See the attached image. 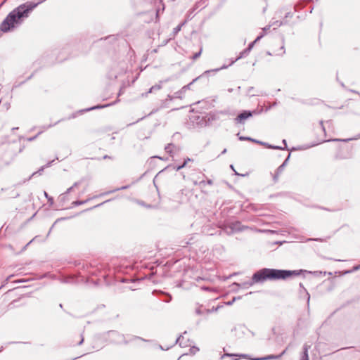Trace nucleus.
<instances>
[{
    "label": "nucleus",
    "mask_w": 360,
    "mask_h": 360,
    "mask_svg": "<svg viewBox=\"0 0 360 360\" xmlns=\"http://www.w3.org/2000/svg\"><path fill=\"white\" fill-rule=\"evenodd\" d=\"M263 37V35H260L259 37H257L256 38V39L254 41V42H257V41H259L262 37Z\"/></svg>",
    "instance_id": "nucleus-17"
},
{
    "label": "nucleus",
    "mask_w": 360,
    "mask_h": 360,
    "mask_svg": "<svg viewBox=\"0 0 360 360\" xmlns=\"http://www.w3.org/2000/svg\"><path fill=\"white\" fill-rule=\"evenodd\" d=\"M288 347L283 350L279 355L278 356H275V355H269V356H265V357H262V358H257V359H255V360H269V359H277L280 357H281L283 354H285L286 352V350H287Z\"/></svg>",
    "instance_id": "nucleus-6"
},
{
    "label": "nucleus",
    "mask_w": 360,
    "mask_h": 360,
    "mask_svg": "<svg viewBox=\"0 0 360 360\" xmlns=\"http://www.w3.org/2000/svg\"><path fill=\"white\" fill-rule=\"evenodd\" d=\"M226 152V149H224L223 151H222V153H225Z\"/></svg>",
    "instance_id": "nucleus-23"
},
{
    "label": "nucleus",
    "mask_w": 360,
    "mask_h": 360,
    "mask_svg": "<svg viewBox=\"0 0 360 360\" xmlns=\"http://www.w3.org/2000/svg\"><path fill=\"white\" fill-rule=\"evenodd\" d=\"M41 2H27L12 11L1 24V30L4 32L11 31L20 25L24 18Z\"/></svg>",
    "instance_id": "nucleus-1"
},
{
    "label": "nucleus",
    "mask_w": 360,
    "mask_h": 360,
    "mask_svg": "<svg viewBox=\"0 0 360 360\" xmlns=\"http://www.w3.org/2000/svg\"><path fill=\"white\" fill-rule=\"evenodd\" d=\"M223 111L210 113L207 115V122H212L219 119V114H224Z\"/></svg>",
    "instance_id": "nucleus-5"
},
{
    "label": "nucleus",
    "mask_w": 360,
    "mask_h": 360,
    "mask_svg": "<svg viewBox=\"0 0 360 360\" xmlns=\"http://www.w3.org/2000/svg\"><path fill=\"white\" fill-rule=\"evenodd\" d=\"M241 229H241L240 223L239 221H235V222L229 224L226 226V231L228 233H232L233 232L240 231Z\"/></svg>",
    "instance_id": "nucleus-3"
},
{
    "label": "nucleus",
    "mask_w": 360,
    "mask_h": 360,
    "mask_svg": "<svg viewBox=\"0 0 360 360\" xmlns=\"http://www.w3.org/2000/svg\"><path fill=\"white\" fill-rule=\"evenodd\" d=\"M300 360H309V355H308V347L307 345H304V347L303 354H302Z\"/></svg>",
    "instance_id": "nucleus-9"
},
{
    "label": "nucleus",
    "mask_w": 360,
    "mask_h": 360,
    "mask_svg": "<svg viewBox=\"0 0 360 360\" xmlns=\"http://www.w3.org/2000/svg\"><path fill=\"white\" fill-rule=\"evenodd\" d=\"M226 68V66H223L222 68H219V69H216V70H215V71H218V70H221V69H224V68Z\"/></svg>",
    "instance_id": "nucleus-18"
},
{
    "label": "nucleus",
    "mask_w": 360,
    "mask_h": 360,
    "mask_svg": "<svg viewBox=\"0 0 360 360\" xmlns=\"http://www.w3.org/2000/svg\"><path fill=\"white\" fill-rule=\"evenodd\" d=\"M162 88L160 84H156L153 86L148 92L142 94L143 97L147 96L149 94L153 93L154 91L160 90Z\"/></svg>",
    "instance_id": "nucleus-7"
},
{
    "label": "nucleus",
    "mask_w": 360,
    "mask_h": 360,
    "mask_svg": "<svg viewBox=\"0 0 360 360\" xmlns=\"http://www.w3.org/2000/svg\"><path fill=\"white\" fill-rule=\"evenodd\" d=\"M186 161H184V162L182 165H180L177 166L176 167H175V169H176V171H179L181 169H182L184 167H186Z\"/></svg>",
    "instance_id": "nucleus-13"
},
{
    "label": "nucleus",
    "mask_w": 360,
    "mask_h": 360,
    "mask_svg": "<svg viewBox=\"0 0 360 360\" xmlns=\"http://www.w3.org/2000/svg\"><path fill=\"white\" fill-rule=\"evenodd\" d=\"M185 161H186V163L191 161V159L190 158H187L186 160H185Z\"/></svg>",
    "instance_id": "nucleus-20"
},
{
    "label": "nucleus",
    "mask_w": 360,
    "mask_h": 360,
    "mask_svg": "<svg viewBox=\"0 0 360 360\" xmlns=\"http://www.w3.org/2000/svg\"><path fill=\"white\" fill-rule=\"evenodd\" d=\"M294 271H286V270H278L273 269H263L252 276V283L250 285H252L253 283L263 282L267 279L269 280H278V279H285L292 275H297Z\"/></svg>",
    "instance_id": "nucleus-2"
},
{
    "label": "nucleus",
    "mask_w": 360,
    "mask_h": 360,
    "mask_svg": "<svg viewBox=\"0 0 360 360\" xmlns=\"http://www.w3.org/2000/svg\"><path fill=\"white\" fill-rule=\"evenodd\" d=\"M283 142L284 145L286 146L285 140H283Z\"/></svg>",
    "instance_id": "nucleus-22"
},
{
    "label": "nucleus",
    "mask_w": 360,
    "mask_h": 360,
    "mask_svg": "<svg viewBox=\"0 0 360 360\" xmlns=\"http://www.w3.org/2000/svg\"><path fill=\"white\" fill-rule=\"evenodd\" d=\"M285 162L278 167V172H282V170H283V167L285 166Z\"/></svg>",
    "instance_id": "nucleus-15"
},
{
    "label": "nucleus",
    "mask_w": 360,
    "mask_h": 360,
    "mask_svg": "<svg viewBox=\"0 0 360 360\" xmlns=\"http://www.w3.org/2000/svg\"><path fill=\"white\" fill-rule=\"evenodd\" d=\"M104 106H95V107H92L89 109H88V110H94V109H97V108H103Z\"/></svg>",
    "instance_id": "nucleus-16"
},
{
    "label": "nucleus",
    "mask_w": 360,
    "mask_h": 360,
    "mask_svg": "<svg viewBox=\"0 0 360 360\" xmlns=\"http://www.w3.org/2000/svg\"><path fill=\"white\" fill-rule=\"evenodd\" d=\"M185 24V22H182L181 24L179 25L177 27H176L174 29V34H176L181 29L182 26Z\"/></svg>",
    "instance_id": "nucleus-11"
},
{
    "label": "nucleus",
    "mask_w": 360,
    "mask_h": 360,
    "mask_svg": "<svg viewBox=\"0 0 360 360\" xmlns=\"http://www.w3.org/2000/svg\"><path fill=\"white\" fill-rule=\"evenodd\" d=\"M250 141H252V142L256 143V141H257V140H255V139H252V140H250Z\"/></svg>",
    "instance_id": "nucleus-21"
},
{
    "label": "nucleus",
    "mask_w": 360,
    "mask_h": 360,
    "mask_svg": "<svg viewBox=\"0 0 360 360\" xmlns=\"http://www.w3.org/2000/svg\"><path fill=\"white\" fill-rule=\"evenodd\" d=\"M255 42H254V41H253L252 44H250L249 45V47H248L247 49H245V50H244L243 52H241V53H240V56H238V57L236 59V60H238V59L241 58H242L245 54V55H248V53L250 52V51L251 50V49L252 48V46H253V45H254V44H255Z\"/></svg>",
    "instance_id": "nucleus-8"
},
{
    "label": "nucleus",
    "mask_w": 360,
    "mask_h": 360,
    "mask_svg": "<svg viewBox=\"0 0 360 360\" xmlns=\"http://www.w3.org/2000/svg\"><path fill=\"white\" fill-rule=\"evenodd\" d=\"M235 300H236V298H234L232 302H229L227 304L229 305L232 304V303L234 302Z\"/></svg>",
    "instance_id": "nucleus-19"
},
{
    "label": "nucleus",
    "mask_w": 360,
    "mask_h": 360,
    "mask_svg": "<svg viewBox=\"0 0 360 360\" xmlns=\"http://www.w3.org/2000/svg\"><path fill=\"white\" fill-rule=\"evenodd\" d=\"M202 48H201V49H200V51H199L198 53H195V54L193 55V60H196L198 58H199V57H200V55H201V53H202Z\"/></svg>",
    "instance_id": "nucleus-12"
},
{
    "label": "nucleus",
    "mask_w": 360,
    "mask_h": 360,
    "mask_svg": "<svg viewBox=\"0 0 360 360\" xmlns=\"http://www.w3.org/2000/svg\"><path fill=\"white\" fill-rule=\"evenodd\" d=\"M239 139L240 141H250V140H252V138H250V137H245V136H239Z\"/></svg>",
    "instance_id": "nucleus-14"
},
{
    "label": "nucleus",
    "mask_w": 360,
    "mask_h": 360,
    "mask_svg": "<svg viewBox=\"0 0 360 360\" xmlns=\"http://www.w3.org/2000/svg\"><path fill=\"white\" fill-rule=\"evenodd\" d=\"M252 116V112L249 111H244L236 118V121L239 123H243L244 120Z\"/></svg>",
    "instance_id": "nucleus-4"
},
{
    "label": "nucleus",
    "mask_w": 360,
    "mask_h": 360,
    "mask_svg": "<svg viewBox=\"0 0 360 360\" xmlns=\"http://www.w3.org/2000/svg\"><path fill=\"white\" fill-rule=\"evenodd\" d=\"M256 143L258 144H260V145L266 146L270 148H274V149H283V148L279 147V146H272L268 145L267 143L259 141H257Z\"/></svg>",
    "instance_id": "nucleus-10"
}]
</instances>
